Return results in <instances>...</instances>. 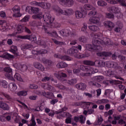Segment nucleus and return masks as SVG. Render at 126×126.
I'll list each match as a JSON object with an SVG mask.
<instances>
[{
  "instance_id": "3",
  "label": "nucleus",
  "mask_w": 126,
  "mask_h": 126,
  "mask_svg": "<svg viewBox=\"0 0 126 126\" xmlns=\"http://www.w3.org/2000/svg\"><path fill=\"white\" fill-rule=\"evenodd\" d=\"M81 50H82V46L80 45H78V46H76L75 47H73L68 49L67 51V53L68 55L75 56V57L77 58V59H84L85 58H86V57H87V56H86V54H76L78 53V51L81 52Z\"/></svg>"
},
{
  "instance_id": "27",
  "label": "nucleus",
  "mask_w": 126,
  "mask_h": 126,
  "mask_svg": "<svg viewBox=\"0 0 126 126\" xmlns=\"http://www.w3.org/2000/svg\"><path fill=\"white\" fill-rule=\"evenodd\" d=\"M34 66L35 68H37V69L41 70V71H44V70H45V67L40 63L35 62L34 64Z\"/></svg>"
},
{
  "instance_id": "35",
  "label": "nucleus",
  "mask_w": 126,
  "mask_h": 126,
  "mask_svg": "<svg viewBox=\"0 0 126 126\" xmlns=\"http://www.w3.org/2000/svg\"><path fill=\"white\" fill-rule=\"evenodd\" d=\"M109 9L110 12H113V13H119V12H120V9L119 8L115 6L110 7Z\"/></svg>"
},
{
  "instance_id": "36",
  "label": "nucleus",
  "mask_w": 126,
  "mask_h": 126,
  "mask_svg": "<svg viewBox=\"0 0 126 126\" xmlns=\"http://www.w3.org/2000/svg\"><path fill=\"white\" fill-rule=\"evenodd\" d=\"M0 85L3 88H7L8 83L5 80H1L0 81Z\"/></svg>"
},
{
  "instance_id": "51",
  "label": "nucleus",
  "mask_w": 126,
  "mask_h": 126,
  "mask_svg": "<svg viewBox=\"0 0 126 126\" xmlns=\"http://www.w3.org/2000/svg\"><path fill=\"white\" fill-rule=\"evenodd\" d=\"M106 17L107 18H109V19H114V18H115V16L113 14H111L110 13H106Z\"/></svg>"
},
{
  "instance_id": "23",
  "label": "nucleus",
  "mask_w": 126,
  "mask_h": 126,
  "mask_svg": "<svg viewBox=\"0 0 126 126\" xmlns=\"http://www.w3.org/2000/svg\"><path fill=\"white\" fill-rule=\"evenodd\" d=\"M31 48H32V45L30 44H26L22 46L21 50H22L24 54H26V50H30Z\"/></svg>"
},
{
  "instance_id": "48",
  "label": "nucleus",
  "mask_w": 126,
  "mask_h": 126,
  "mask_svg": "<svg viewBox=\"0 0 126 126\" xmlns=\"http://www.w3.org/2000/svg\"><path fill=\"white\" fill-rule=\"evenodd\" d=\"M40 11V9L37 7H32V14L33 13H38Z\"/></svg>"
},
{
  "instance_id": "63",
  "label": "nucleus",
  "mask_w": 126,
  "mask_h": 126,
  "mask_svg": "<svg viewBox=\"0 0 126 126\" xmlns=\"http://www.w3.org/2000/svg\"><path fill=\"white\" fill-rule=\"evenodd\" d=\"M89 85L90 86H95L96 87V86H98V83H94L92 81H91L89 82Z\"/></svg>"
},
{
  "instance_id": "45",
  "label": "nucleus",
  "mask_w": 126,
  "mask_h": 126,
  "mask_svg": "<svg viewBox=\"0 0 126 126\" xmlns=\"http://www.w3.org/2000/svg\"><path fill=\"white\" fill-rule=\"evenodd\" d=\"M97 4L99 6H106L107 3L102 0H99L97 1Z\"/></svg>"
},
{
  "instance_id": "41",
  "label": "nucleus",
  "mask_w": 126,
  "mask_h": 126,
  "mask_svg": "<svg viewBox=\"0 0 126 126\" xmlns=\"http://www.w3.org/2000/svg\"><path fill=\"white\" fill-rule=\"evenodd\" d=\"M105 73L106 76H108L109 77H113L114 76V72L111 69L106 71Z\"/></svg>"
},
{
  "instance_id": "22",
  "label": "nucleus",
  "mask_w": 126,
  "mask_h": 126,
  "mask_svg": "<svg viewBox=\"0 0 126 126\" xmlns=\"http://www.w3.org/2000/svg\"><path fill=\"white\" fill-rule=\"evenodd\" d=\"M0 108L3 111H9V105L5 102L0 101Z\"/></svg>"
},
{
  "instance_id": "24",
  "label": "nucleus",
  "mask_w": 126,
  "mask_h": 126,
  "mask_svg": "<svg viewBox=\"0 0 126 126\" xmlns=\"http://www.w3.org/2000/svg\"><path fill=\"white\" fill-rule=\"evenodd\" d=\"M0 58H2L3 59H6V60H9V59H13V58H14L13 55H12L7 52L3 53L1 55H0Z\"/></svg>"
},
{
  "instance_id": "54",
  "label": "nucleus",
  "mask_w": 126,
  "mask_h": 126,
  "mask_svg": "<svg viewBox=\"0 0 126 126\" xmlns=\"http://www.w3.org/2000/svg\"><path fill=\"white\" fill-rule=\"evenodd\" d=\"M32 7L29 6H27L26 8V12L29 13V14H32Z\"/></svg>"
},
{
  "instance_id": "32",
  "label": "nucleus",
  "mask_w": 126,
  "mask_h": 126,
  "mask_svg": "<svg viewBox=\"0 0 126 126\" xmlns=\"http://www.w3.org/2000/svg\"><path fill=\"white\" fill-rule=\"evenodd\" d=\"M115 84L118 85V86L119 89H120V90H124V89H125V88H126V86L122 85V84H123V82H122L120 80L115 81Z\"/></svg>"
},
{
  "instance_id": "12",
  "label": "nucleus",
  "mask_w": 126,
  "mask_h": 126,
  "mask_svg": "<svg viewBox=\"0 0 126 126\" xmlns=\"http://www.w3.org/2000/svg\"><path fill=\"white\" fill-rule=\"evenodd\" d=\"M12 10L13 12V17H21L22 14L20 13V6L19 5H15L12 8Z\"/></svg>"
},
{
  "instance_id": "6",
  "label": "nucleus",
  "mask_w": 126,
  "mask_h": 126,
  "mask_svg": "<svg viewBox=\"0 0 126 126\" xmlns=\"http://www.w3.org/2000/svg\"><path fill=\"white\" fill-rule=\"evenodd\" d=\"M54 11H56L57 13H59V14H64V15H66L67 16H69V15H72L73 14V10L72 9H65L64 10V12L62 9L60 8V7L56 6L54 8Z\"/></svg>"
},
{
  "instance_id": "64",
  "label": "nucleus",
  "mask_w": 126,
  "mask_h": 126,
  "mask_svg": "<svg viewBox=\"0 0 126 126\" xmlns=\"http://www.w3.org/2000/svg\"><path fill=\"white\" fill-rule=\"evenodd\" d=\"M32 55L38 56L39 55V51L33 50L32 51Z\"/></svg>"
},
{
  "instance_id": "30",
  "label": "nucleus",
  "mask_w": 126,
  "mask_h": 126,
  "mask_svg": "<svg viewBox=\"0 0 126 126\" xmlns=\"http://www.w3.org/2000/svg\"><path fill=\"white\" fill-rule=\"evenodd\" d=\"M1 95L2 96H4V97H5V98L9 102H12V101H13V98H12V97L6 93L2 92L1 93Z\"/></svg>"
},
{
  "instance_id": "19",
  "label": "nucleus",
  "mask_w": 126,
  "mask_h": 126,
  "mask_svg": "<svg viewBox=\"0 0 126 126\" xmlns=\"http://www.w3.org/2000/svg\"><path fill=\"white\" fill-rule=\"evenodd\" d=\"M106 66L110 68H119V64H118V63L113 61L106 62Z\"/></svg>"
},
{
  "instance_id": "9",
  "label": "nucleus",
  "mask_w": 126,
  "mask_h": 126,
  "mask_svg": "<svg viewBox=\"0 0 126 126\" xmlns=\"http://www.w3.org/2000/svg\"><path fill=\"white\" fill-rule=\"evenodd\" d=\"M84 8H85L86 10H92V11H90L89 13V15L90 16H94V15H96V14L97 13L96 12V8L89 4H85L84 6Z\"/></svg>"
},
{
  "instance_id": "33",
  "label": "nucleus",
  "mask_w": 126,
  "mask_h": 126,
  "mask_svg": "<svg viewBox=\"0 0 126 126\" xmlns=\"http://www.w3.org/2000/svg\"><path fill=\"white\" fill-rule=\"evenodd\" d=\"M91 103L88 102H77L75 103V106H90Z\"/></svg>"
},
{
  "instance_id": "2",
  "label": "nucleus",
  "mask_w": 126,
  "mask_h": 126,
  "mask_svg": "<svg viewBox=\"0 0 126 126\" xmlns=\"http://www.w3.org/2000/svg\"><path fill=\"white\" fill-rule=\"evenodd\" d=\"M92 37L94 38L92 39L93 44H87L86 48L88 51L90 52H94L96 51L97 52H100L103 50L102 46L106 45V46H109L111 45V41L110 39H106V41L105 42V39L106 37H103V34L100 32L91 34Z\"/></svg>"
},
{
  "instance_id": "44",
  "label": "nucleus",
  "mask_w": 126,
  "mask_h": 126,
  "mask_svg": "<svg viewBox=\"0 0 126 126\" xmlns=\"http://www.w3.org/2000/svg\"><path fill=\"white\" fill-rule=\"evenodd\" d=\"M27 94V91L25 90L21 91L17 93L18 96H26Z\"/></svg>"
},
{
  "instance_id": "52",
  "label": "nucleus",
  "mask_w": 126,
  "mask_h": 126,
  "mask_svg": "<svg viewBox=\"0 0 126 126\" xmlns=\"http://www.w3.org/2000/svg\"><path fill=\"white\" fill-rule=\"evenodd\" d=\"M48 53V50L46 49H41L39 51V55L43 56V55H46Z\"/></svg>"
},
{
  "instance_id": "55",
  "label": "nucleus",
  "mask_w": 126,
  "mask_h": 126,
  "mask_svg": "<svg viewBox=\"0 0 126 126\" xmlns=\"http://www.w3.org/2000/svg\"><path fill=\"white\" fill-rule=\"evenodd\" d=\"M29 15H27L21 20V21L22 22H27V21H29Z\"/></svg>"
},
{
  "instance_id": "15",
  "label": "nucleus",
  "mask_w": 126,
  "mask_h": 126,
  "mask_svg": "<svg viewBox=\"0 0 126 126\" xmlns=\"http://www.w3.org/2000/svg\"><path fill=\"white\" fill-rule=\"evenodd\" d=\"M67 110V108L64 107L58 111L57 119H62V118H66L68 116V113L64 112V111Z\"/></svg>"
},
{
  "instance_id": "56",
  "label": "nucleus",
  "mask_w": 126,
  "mask_h": 126,
  "mask_svg": "<svg viewBox=\"0 0 126 126\" xmlns=\"http://www.w3.org/2000/svg\"><path fill=\"white\" fill-rule=\"evenodd\" d=\"M37 43H38V44H39V45L41 46H46V41L43 40L39 39Z\"/></svg>"
},
{
  "instance_id": "40",
  "label": "nucleus",
  "mask_w": 126,
  "mask_h": 126,
  "mask_svg": "<svg viewBox=\"0 0 126 126\" xmlns=\"http://www.w3.org/2000/svg\"><path fill=\"white\" fill-rule=\"evenodd\" d=\"M107 103H109V100L107 99H99L96 101V104H107Z\"/></svg>"
},
{
  "instance_id": "25",
  "label": "nucleus",
  "mask_w": 126,
  "mask_h": 126,
  "mask_svg": "<svg viewBox=\"0 0 126 126\" xmlns=\"http://www.w3.org/2000/svg\"><path fill=\"white\" fill-rule=\"evenodd\" d=\"M91 24H96L100 21V19L98 17H92L89 19Z\"/></svg>"
},
{
  "instance_id": "57",
  "label": "nucleus",
  "mask_w": 126,
  "mask_h": 126,
  "mask_svg": "<svg viewBox=\"0 0 126 126\" xmlns=\"http://www.w3.org/2000/svg\"><path fill=\"white\" fill-rule=\"evenodd\" d=\"M95 79L96 81H97V82H100V81H102V80H103V77L102 76H97L95 77Z\"/></svg>"
},
{
  "instance_id": "14",
  "label": "nucleus",
  "mask_w": 126,
  "mask_h": 126,
  "mask_svg": "<svg viewBox=\"0 0 126 126\" xmlns=\"http://www.w3.org/2000/svg\"><path fill=\"white\" fill-rule=\"evenodd\" d=\"M38 95H41L42 96H44L46 98H47V99H54L55 98V95L54 94V93L52 92H46L44 91H39L38 92Z\"/></svg>"
},
{
  "instance_id": "21",
  "label": "nucleus",
  "mask_w": 126,
  "mask_h": 126,
  "mask_svg": "<svg viewBox=\"0 0 126 126\" xmlns=\"http://www.w3.org/2000/svg\"><path fill=\"white\" fill-rule=\"evenodd\" d=\"M104 25L106 27V28H108L109 31H111L112 30L113 28L115 27V24L114 23L110 21H107L104 22Z\"/></svg>"
},
{
  "instance_id": "47",
  "label": "nucleus",
  "mask_w": 126,
  "mask_h": 126,
  "mask_svg": "<svg viewBox=\"0 0 126 126\" xmlns=\"http://www.w3.org/2000/svg\"><path fill=\"white\" fill-rule=\"evenodd\" d=\"M67 82L68 84H70V85H73L74 84H75L76 82H77V80L76 79H72L68 80Z\"/></svg>"
},
{
  "instance_id": "29",
  "label": "nucleus",
  "mask_w": 126,
  "mask_h": 126,
  "mask_svg": "<svg viewBox=\"0 0 126 126\" xmlns=\"http://www.w3.org/2000/svg\"><path fill=\"white\" fill-rule=\"evenodd\" d=\"M17 89V86L15 83H10L9 84V90L11 92H13Z\"/></svg>"
},
{
  "instance_id": "38",
  "label": "nucleus",
  "mask_w": 126,
  "mask_h": 126,
  "mask_svg": "<svg viewBox=\"0 0 126 126\" xmlns=\"http://www.w3.org/2000/svg\"><path fill=\"white\" fill-rule=\"evenodd\" d=\"M9 51L14 54V55H16V54H17V47L15 46H12Z\"/></svg>"
},
{
  "instance_id": "58",
  "label": "nucleus",
  "mask_w": 126,
  "mask_h": 126,
  "mask_svg": "<svg viewBox=\"0 0 126 126\" xmlns=\"http://www.w3.org/2000/svg\"><path fill=\"white\" fill-rule=\"evenodd\" d=\"M51 79V75L49 77L45 76L41 79V81L43 82H46V81H49Z\"/></svg>"
},
{
  "instance_id": "34",
  "label": "nucleus",
  "mask_w": 126,
  "mask_h": 126,
  "mask_svg": "<svg viewBox=\"0 0 126 126\" xmlns=\"http://www.w3.org/2000/svg\"><path fill=\"white\" fill-rule=\"evenodd\" d=\"M75 17L77 19H80V18H82L83 17V11H76L75 12Z\"/></svg>"
},
{
  "instance_id": "7",
  "label": "nucleus",
  "mask_w": 126,
  "mask_h": 126,
  "mask_svg": "<svg viewBox=\"0 0 126 126\" xmlns=\"http://www.w3.org/2000/svg\"><path fill=\"white\" fill-rule=\"evenodd\" d=\"M59 34L63 37H68L70 35H71V37H75L76 36V32H71L70 30L65 29L59 31Z\"/></svg>"
},
{
  "instance_id": "50",
  "label": "nucleus",
  "mask_w": 126,
  "mask_h": 126,
  "mask_svg": "<svg viewBox=\"0 0 126 126\" xmlns=\"http://www.w3.org/2000/svg\"><path fill=\"white\" fill-rule=\"evenodd\" d=\"M61 59L62 61H71L70 57L65 55L61 56Z\"/></svg>"
},
{
  "instance_id": "39",
  "label": "nucleus",
  "mask_w": 126,
  "mask_h": 126,
  "mask_svg": "<svg viewBox=\"0 0 126 126\" xmlns=\"http://www.w3.org/2000/svg\"><path fill=\"white\" fill-rule=\"evenodd\" d=\"M42 62L44 64H46V65H49V66L52 64V61L46 59V58L42 59Z\"/></svg>"
},
{
  "instance_id": "62",
  "label": "nucleus",
  "mask_w": 126,
  "mask_h": 126,
  "mask_svg": "<svg viewBox=\"0 0 126 126\" xmlns=\"http://www.w3.org/2000/svg\"><path fill=\"white\" fill-rule=\"evenodd\" d=\"M58 102H59V100L57 98H55V99H52L50 101V103L51 104V105H55V104H56V103H58Z\"/></svg>"
},
{
  "instance_id": "37",
  "label": "nucleus",
  "mask_w": 126,
  "mask_h": 126,
  "mask_svg": "<svg viewBox=\"0 0 126 126\" xmlns=\"http://www.w3.org/2000/svg\"><path fill=\"white\" fill-rule=\"evenodd\" d=\"M89 29H90L91 31H93L94 32H95L96 31H99V27L95 25L89 26Z\"/></svg>"
},
{
  "instance_id": "61",
  "label": "nucleus",
  "mask_w": 126,
  "mask_h": 126,
  "mask_svg": "<svg viewBox=\"0 0 126 126\" xmlns=\"http://www.w3.org/2000/svg\"><path fill=\"white\" fill-rule=\"evenodd\" d=\"M0 17H2V18H4V17H6V14L3 11H1L0 12Z\"/></svg>"
},
{
  "instance_id": "59",
  "label": "nucleus",
  "mask_w": 126,
  "mask_h": 126,
  "mask_svg": "<svg viewBox=\"0 0 126 126\" xmlns=\"http://www.w3.org/2000/svg\"><path fill=\"white\" fill-rule=\"evenodd\" d=\"M7 114L5 113L4 115L0 116V122H6L5 119V116H6Z\"/></svg>"
},
{
  "instance_id": "16",
  "label": "nucleus",
  "mask_w": 126,
  "mask_h": 126,
  "mask_svg": "<svg viewBox=\"0 0 126 126\" xmlns=\"http://www.w3.org/2000/svg\"><path fill=\"white\" fill-rule=\"evenodd\" d=\"M19 38L24 40H29L30 41H32V42H36L37 41V37L35 35H20Z\"/></svg>"
},
{
  "instance_id": "28",
  "label": "nucleus",
  "mask_w": 126,
  "mask_h": 126,
  "mask_svg": "<svg viewBox=\"0 0 126 126\" xmlns=\"http://www.w3.org/2000/svg\"><path fill=\"white\" fill-rule=\"evenodd\" d=\"M75 87L79 90H85L86 89V85L83 83H80L75 85Z\"/></svg>"
},
{
  "instance_id": "42",
  "label": "nucleus",
  "mask_w": 126,
  "mask_h": 126,
  "mask_svg": "<svg viewBox=\"0 0 126 126\" xmlns=\"http://www.w3.org/2000/svg\"><path fill=\"white\" fill-rule=\"evenodd\" d=\"M14 77L19 81H21V82H23V79L21 78V76L18 73H16L14 76Z\"/></svg>"
},
{
  "instance_id": "60",
  "label": "nucleus",
  "mask_w": 126,
  "mask_h": 126,
  "mask_svg": "<svg viewBox=\"0 0 126 126\" xmlns=\"http://www.w3.org/2000/svg\"><path fill=\"white\" fill-rule=\"evenodd\" d=\"M1 27H2V29H7L8 28V25L7 23H6V22H4V23L3 24L2 26H1Z\"/></svg>"
},
{
  "instance_id": "43",
  "label": "nucleus",
  "mask_w": 126,
  "mask_h": 126,
  "mask_svg": "<svg viewBox=\"0 0 126 126\" xmlns=\"http://www.w3.org/2000/svg\"><path fill=\"white\" fill-rule=\"evenodd\" d=\"M78 40L81 43H86L87 42V38L85 36H80Z\"/></svg>"
},
{
  "instance_id": "18",
  "label": "nucleus",
  "mask_w": 126,
  "mask_h": 126,
  "mask_svg": "<svg viewBox=\"0 0 126 126\" xmlns=\"http://www.w3.org/2000/svg\"><path fill=\"white\" fill-rule=\"evenodd\" d=\"M108 2L111 4H117L118 2H119L122 6L126 7V2L125 0H108Z\"/></svg>"
},
{
  "instance_id": "26",
  "label": "nucleus",
  "mask_w": 126,
  "mask_h": 126,
  "mask_svg": "<svg viewBox=\"0 0 126 126\" xmlns=\"http://www.w3.org/2000/svg\"><path fill=\"white\" fill-rule=\"evenodd\" d=\"M99 57H111L112 52H101L97 54Z\"/></svg>"
},
{
  "instance_id": "49",
  "label": "nucleus",
  "mask_w": 126,
  "mask_h": 126,
  "mask_svg": "<svg viewBox=\"0 0 126 126\" xmlns=\"http://www.w3.org/2000/svg\"><path fill=\"white\" fill-rule=\"evenodd\" d=\"M32 123L28 125V126H36V121H35V118L34 116L32 117L31 119Z\"/></svg>"
},
{
  "instance_id": "5",
  "label": "nucleus",
  "mask_w": 126,
  "mask_h": 126,
  "mask_svg": "<svg viewBox=\"0 0 126 126\" xmlns=\"http://www.w3.org/2000/svg\"><path fill=\"white\" fill-rule=\"evenodd\" d=\"M83 63L86 65H95L96 67L105 66V62L102 60H96L94 62L89 60H85L83 62Z\"/></svg>"
},
{
  "instance_id": "17",
  "label": "nucleus",
  "mask_w": 126,
  "mask_h": 126,
  "mask_svg": "<svg viewBox=\"0 0 126 126\" xmlns=\"http://www.w3.org/2000/svg\"><path fill=\"white\" fill-rule=\"evenodd\" d=\"M41 86L44 89L49 90V91H51L52 92H56V89L54 88V87L51 86L49 83L41 84Z\"/></svg>"
},
{
  "instance_id": "11",
  "label": "nucleus",
  "mask_w": 126,
  "mask_h": 126,
  "mask_svg": "<svg viewBox=\"0 0 126 126\" xmlns=\"http://www.w3.org/2000/svg\"><path fill=\"white\" fill-rule=\"evenodd\" d=\"M18 33H22V32H26L28 34H31V31L28 28L24 26L23 25H19L17 27Z\"/></svg>"
},
{
  "instance_id": "46",
  "label": "nucleus",
  "mask_w": 126,
  "mask_h": 126,
  "mask_svg": "<svg viewBox=\"0 0 126 126\" xmlns=\"http://www.w3.org/2000/svg\"><path fill=\"white\" fill-rule=\"evenodd\" d=\"M52 41H53L54 43L55 44H56V45H60L61 46L62 45H64L65 43L63 42H62V41H59L58 40H57L56 39H55L54 38H52Z\"/></svg>"
},
{
  "instance_id": "31",
  "label": "nucleus",
  "mask_w": 126,
  "mask_h": 126,
  "mask_svg": "<svg viewBox=\"0 0 126 126\" xmlns=\"http://www.w3.org/2000/svg\"><path fill=\"white\" fill-rule=\"evenodd\" d=\"M58 68H64L67 66V64L63 62H61L57 63L56 65Z\"/></svg>"
},
{
  "instance_id": "8",
  "label": "nucleus",
  "mask_w": 126,
  "mask_h": 126,
  "mask_svg": "<svg viewBox=\"0 0 126 126\" xmlns=\"http://www.w3.org/2000/svg\"><path fill=\"white\" fill-rule=\"evenodd\" d=\"M3 71L6 72L5 76L10 78V79L13 78L12 76V69L10 67H5V68L0 67V72Z\"/></svg>"
},
{
  "instance_id": "4",
  "label": "nucleus",
  "mask_w": 126,
  "mask_h": 126,
  "mask_svg": "<svg viewBox=\"0 0 126 126\" xmlns=\"http://www.w3.org/2000/svg\"><path fill=\"white\" fill-rule=\"evenodd\" d=\"M80 68L81 70H83V71L86 72L83 73L84 76H90L92 74H94V73L98 72V69H95V70H94L93 68L90 66L81 65L80 66Z\"/></svg>"
},
{
  "instance_id": "13",
  "label": "nucleus",
  "mask_w": 126,
  "mask_h": 126,
  "mask_svg": "<svg viewBox=\"0 0 126 126\" xmlns=\"http://www.w3.org/2000/svg\"><path fill=\"white\" fill-rule=\"evenodd\" d=\"M32 3L34 5H37V6H40L42 8L48 9L51 7V4L50 3H45L44 2H38L36 1H33Z\"/></svg>"
},
{
  "instance_id": "20",
  "label": "nucleus",
  "mask_w": 126,
  "mask_h": 126,
  "mask_svg": "<svg viewBox=\"0 0 126 126\" xmlns=\"http://www.w3.org/2000/svg\"><path fill=\"white\" fill-rule=\"evenodd\" d=\"M59 1L60 3L64 5H67V6H71L74 3L73 0H59Z\"/></svg>"
},
{
  "instance_id": "10",
  "label": "nucleus",
  "mask_w": 126,
  "mask_h": 126,
  "mask_svg": "<svg viewBox=\"0 0 126 126\" xmlns=\"http://www.w3.org/2000/svg\"><path fill=\"white\" fill-rule=\"evenodd\" d=\"M54 76L58 78L59 80L61 81H65V77L67 76L65 73L63 72L62 71H59L54 73Z\"/></svg>"
},
{
  "instance_id": "1",
  "label": "nucleus",
  "mask_w": 126,
  "mask_h": 126,
  "mask_svg": "<svg viewBox=\"0 0 126 126\" xmlns=\"http://www.w3.org/2000/svg\"><path fill=\"white\" fill-rule=\"evenodd\" d=\"M32 18L34 19H41L43 18L44 22H46L47 26L44 25L40 22L38 21H33L32 23V26L37 27L38 29H42L44 31L45 33L48 34L50 37L53 38H58L59 34L56 31H51V28H59L61 27V24L58 23H54L55 18L52 17L50 14H47L45 16L43 15V13L39 12L35 15L32 16Z\"/></svg>"
},
{
  "instance_id": "53",
  "label": "nucleus",
  "mask_w": 126,
  "mask_h": 126,
  "mask_svg": "<svg viewBox=\"0 0 126 126\" xmlns=\"http://www.w3.org/2000/svg\"><path fill=\"white\" fill-rule=\"evenodd\" d=\"M122 28H123V24H122L121 26L120 27L114 28V31L115 32H116V33H119V32H121V31H122Z\"/></svg>"
}]
</instances>
